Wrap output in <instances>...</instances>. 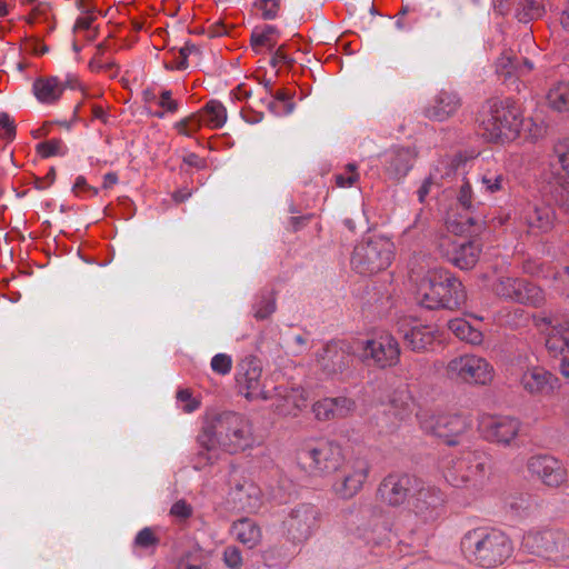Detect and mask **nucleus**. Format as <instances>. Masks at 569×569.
I'll use <instances>...</instances> for the list:
<instances>
[{"mask_svg":"<svg viewBox=\"0 0 569 569\" xmlns=\"http://www.w3.org/2000/svg\"><path fill=\"white\" fill-rule=\"evenodd\" d=\"M254 441L252 425L244 416L223 412L208 420L197 437L198 452L193 457V468L201 470L217 459V450L238 453L252 447Z\"/></svg>","mask_w":569,"mask_h":569,"instance_id":"1","label":"nucleus"},{"mask_svg":"<svg viewBox=\"0 0 569 569\" xmlns=\"http://www.w3.org/2000/svg\"><path fill=\"white\" fill-rule=\"evenodd\" d=\"M442 501L440 491L435 488L417 490L412 508L400 518L399 543L408 549V553H418L428 545L432 525L440 516Z\"/></svg>","mask_w":569,"mask_h":569,"instance_id":"2","label":"nucleus"},{"mask_svg":"<svg viewBox=\"0 0 569 569\" xmlns=\"http://www.w3.org/2000/svg\"><path fill=\"white\" fill-rule=\"evenodd\" d=\"M460 550L470 565L492 569L503 565L512 556L513 542L500 529L479 527L463 535Z\"/></svg>","mask_w":569,"mask_h":569,"instance_id":"3","label":"nucleus"},{"mask_svg":"<svg viewBox=\"0 0 569 569\" xmlns=\"http://www.w3.org/2000/svg\"><path fill=\"white\" fill-rule=\"evenodd\" d=\"M478 134L485 142H512L523 124L520 107L511 98H490L478 116Z\"/></svg>","mask_w":569,"mask_h":569,"instance_id":"4","label":"nucleus"},{"mask_svg":"<svg viewBox=\"0 0 569 569\" xmlns=\"http://www.w3.org/2000/svg\"><path fill=\"white\" fill-rule=\"evenodd\" d=\"M418 302L428 309H459L467 295L461 281L449 270L435 268L427 271L417 289Z\"/></svg>","mask_w":569,"mask_h":569,"instance_id":"5","label":"nucleus"},{"mask_svg":"<svg viewBox=\"0 0 569 569\" xmlns=\"http://www.w3.org/2000/svg\"><path fill=\"white\" fill-rule=\"evenodd\" d=\"M491 472V459L482 450H467L451 461L445 471L447 482L470 492L481 491Z\"/></svg>","mask_w":569,"mask_h":569,"instance_id":"6","label":"nucleus"},{"mask_svg":"<svg viewBox=\"0 0 569 569\" xmlns=\"http://www.w3.org/2000/svg\"><path fill=\"white\" fill-rule=\"evenodd\" d=\"M297 463L312 477H326L338 470L342 462L341 447L329 440L303 442L297 450Z\"/></svg>","mask_w":569,"mask_h":569,"instance_id":"7","label":"nucleus"},{"mask_svg":"<svg viewBox=\"0 0 569 569\" xmlns=\"http://www.w3.org/2000/svg\"><path fill=\"white\" fill-rule=\"evenodd\" d=\"M393 256V243L383 237L369 238L355 247L351 264L361 274H373L388 268Z\"/></svg>","mask_w":569,"mask_h":569,"instance_id":"8","label":"nucleus"},{"mask_svg":"<svg viewBox=\"0 0 569 569\" xmlns=\"http://www.w3.org/2000/svg\"><path fill=\"white\" fill-rule=\"evenodd\" d=\"M446 377L458 383L487 386L495 377V369L486 358L475 353L459 355L445 367Z\"/></svg>","mask_w":569,"mask_h":569,"instance_id":"9","label":"nucleus"},{"mask_svg":"<svg viewBox=\"0 0 569 569\" xmlns=\"http://www.w3.org/2000/svg\"><path fill=\"white\" fill-rule=\"evenodd\" d=\"M421 429L448 446H457L460 437L471 427V421L461 413H431L426 412L419 417Z\"/></svg>","mask_w":569,"mask_h":569,"instance_id":"10","label":"nucleus"},{"mask_svg":"<svg viewBox=\"0 0 569 569\" xmlns=\"http://www.w3.org/2000/svg\"><path fill=\"white\" fill-rule=\"evenodd\" d=\"M490 289L501 299L533 308L541 307L546 301L541 288L520 278L498 276L490 283Z\"/></svg>","mask_w":569,"mask_h":569,"instance_id":"11","label":"nucleus"},{"mask_svg":"<svg viewBox=\"0 0 569 569\" xmlns=\"http://www.w3.org/2000/svg\"><path fill=\"white\" fill-rule=\"evenodd\" d=\"M227 121V109L219 100L208 101L198 112L186 117L174 123L177 132L189 139H196L198 142L204 137H196L202 124L211 129L221 128Z\"/></svg>","mask_w":569,"mask_h":569,"instance_id":"12","label":"nucleus"},{"mask_svg":"<svg viewBox=\"0 0 569 569\" xmlns=\"http://www.w3.org/2000/svg\"><path fill=\"white\" fill-rule=\"evenodd\" d=\"M438 248L443 257L461 270L472 269L481 254V247L476 240H459L450 234H441Z\"/></svg>","mask_w":569,"mask_h":569,"instance_id":"13","label":"nucleus"},{"mask_svg":"<svg viewBox=\"0 0 569 569\" xmlns=\"http://www.w3.org/2000/svg\"><path fill=\"white\" fill-rule=\"evenodd\" d=\"M370 472V463L366 458L355 457L345 462L340 476L333 483V490L342 499H350L363 488Z\"/></svg>","mask_w":569,"mask_h":569,"instance_id":"14","label":"nucleus"},{"mask_svg":"<svg viewBox=\"0 0 569 569\" xmlns=\"http://www.w3.org/2000/svg\"><path fill=\"white\" fill-rule=\"evenodd\" d=\"M228 503L237 511L257 512L262 506L261 489L251 479L233 471L230 477Z\"/></svg>","mask_w":569,"mask_h":569,"instance_id":"15","label":"nucleus"},{"mask_svg":"<svg viewBox=\"0 0 569 569\" xmlns=\"http://www.w3.org/2000/svg\"><path fill=\"white\" fill-rule=\"evenodd\" d=\"M319 509L311 503L295 507L283 520V528L292 541H306L320 526Z\"/></svg>","mask_w":569,"mask_h":569,"instance_id":"16","label":"nucleus"},{"mask_svg":"<svg viewBox=\"0 0 569 569\" xmlns=\"http://www.w3.org/2000/svg\"><path fill=\"white\" fill-rule=\"evenodd\" d=\"M261 361L253 357H246L238 366L236 381L240 393L248 400H268L271 396L264 390L262 382Z\"/></svg>","mask_w":569,"mask_h":569,"instance_id":"17","label":"nucleus"},{"mask_svg":"<svg viewBox=\"0 0 569 569\" xmlns=\"http://www.w3.org/2000/svg\"><path fill=\"white\" fill-rule=\"evenodd\" d=\"M527 468L533 477L549 488H559L567 482L566 467L552 456H533L528 460Z\"/></svg>","mask_w":569,"mask_h":569,"instance_id":"18","label":"nucleus"},{"mask_svg":"<svg viewBox=\"0 0 569 569\" xmlns=\"http://www.w3.org/2000/svg\"><path fill=\"white\" fill-rule=\"evenodd\" d=\"M363 355L379 368L396 366L400 358L397 340L389 333H381L368 339L363 345Z\"/></svg>","mask_w":569,"mask_h":569,"instance_id":"19","label":"nucleus"},{"mask_svg":"<svg viewBox=\"0 0 569 569\" xmlns=\"http://www.w3.org/2000/svg\"><path fill=\"white\" fill-rule=\"evenodd\" d=\"M521 422L508 416H490L481 421L483 437L500 446H511L517 439Z\"/></svg>","mask_w":569,"mask_h":569,"instance_id":"20","label":"nucleus"},{"mask_svg":"<svg viewBox=\"0 0 569 569\" xmlns=\"http://www.w3.org/2000/svg\"><path fill=\"white\" fill-rule=\"evenodd\" d=\"M418 480L409 475H389L380 482L377 493L382 502L390 507L405 503L417 487Z\"/></svg>","mask_w":569,"mask_h":569,"instance_id":"21","label":"nucleus"},{"mask_svg":"<svg viewBox=\"0 0 569 569\" xmlns=\"http://www.w3.org/2000/svg\"><path fill=\"white\" fill-rule=\"evenodd\" d=\"M352 361L351 348L345 341L330 342L317 355L320 369L328 376L343 372Z\"/></svg>","mask_w":569,"mask_h":569,"instance_id":"22","label":"nucleus"},{"mask_svg":"<svg viewBox=\"0 0 569 569\" xmlns=\"http://www.w3.org/2000/svg\"><path fill=\"white\" fill-rule=\"evenodd\" d=\"M519 385L530 396H549L558 389L559 379L543 367L531 366L521 372Z\"/></svg>","mask_w":569,"mask_h":569,"instance_id":"23","label":"nucleus"},{"mask_svg":"<svg viewBox=\"0 0 569 569\" xmlns=\"http://www.w3.org/2000/svg\"><path fill=\"white\" fill-rule=\"evenodd\" d=\"M356 401L348 397L323 398L312 406L316 419L319 421H329L333 419H345L356 411Z\"/></svg>","mask_w":569,"mask_h":569,"instance_id":"24","label":"nucleus"},{"mask_svg":"<svg viewBox=\"0 0 569 569\" xmlns=\"http://www.w3.org/2000/svg\"><path fill=\"white\" fill-rule=\"evenodd\" d=\"M533 69V63L523 57H519L512 50H505L496 62V71L505 79L520 78Z\"/></svg>","mask_w":569,"mask_h":569,"instance_id":"25","label":"nucleus"},{"mask_svg":"<svg viewBox=\"0 0 569 569\" xmlns=\"http://www.w3.org/2000/svg\"><path fill=\"white\" fill-rule=\"evenodd\" d=\"M461 102L457 93L441 90L433 103L425 109V116L431 120L443 121L456 113Z\"/></svg>","mask_w":569,"mask_h":569,"instance_id":"26","label":"nucleus"},{"mask_svg":"<svg viewBox=\"0 0 569 569\" xmlns=\"http://www.w3.org/2000/svg\"><path fill=\"white\" fill-rule=\"evenodd\" d=\"M523 221L532 233L548 232L553 227L555 212L548 206L529 207L525 212Z\"/></svg>","mask_w":569,"mask_h":569,"instance_id":"27","label":"nucleus"},{"mask_svg":"<svg viewBox=\"0 0 569 569\" xmlns=\"http://www.w3.org/2000/svg\"><path fill=\"white\" fill-rule=\"evenodd\" d=\"M556 530H531L523 535L522 546L531 553L550 558Z\"/></svg>","mask_w":569,"mask_h":569,"instance_id":"28","label":"nucleus"},{"mask_svg":"<svg viewBox=\"0 0 569 569\" xmlns=\"http://www.w3.org/2000/svg\"><path fill=\"white\" fill-rule=\"evenodd\" d=\"M33 93L41 103L58 101L63 92V84L58 77L39 78L33 82Z\"/></svg>","mask_w":569,"mask_h":569,"instance_id":"29","label":"nucleus"},{"mask_svg":"<svg viewBox=\"0 0 569 569\" xmlns=\"http://www.w3.org/2000/svg\"><path fill=\"white\" fill-rule=\"evenodd\" d=\"M232 533L236 539L248 548H254L262 539V532L258 523L249 518H241L233 522Z\"/></svg>","mask_w":569,"mask_h":569,"instance_id":"30","label":"nucleus"},{"mask_svg":"<svg viewBox=\"0 0 569 569\" xmlns=\"http://www.w3.org/2000/svg\"><path fill=\"white\" fill-rule=\"evenodd\" d=\"M278 396L280 400L277 410L281 415L297 416L300 410L307 407V396L301 388L284 390L283 393L279 391Z\"/></svg>","mask_w":569,"mask_h":569,"instance_id":"31","label":"nucleus"},{"mask_svg":"<svg viewBox=\"0 0 569 569\" xmlns=\"http://www.w3.org/2000/svg\"><path fill=\"white\" fill-rule=\"evenodd\" d=\"M548 186L555 202L569 212V173H553Z\"/></svg>","mask_w":569,"mask_h":569,"instance_id":"32","label":"nucleus"},{"mask_svg":"<svg viewBox=\"0 0 569 569\" xmlns=\"http://www.w3.org/2000/svg\"><path fill=\"white\" fill-rule=\"evenodd\" d=\"M546 347L553 356L569 353V328L566 325L551 326L547 333Z\"/></svg>","mask_w":569,"mask_h":569,"instance_id":"33","label":"nucleus"},{"mask_svg":"<svg viewBox=\"0 0 569 569\" xmlns=\"http://www.w3.org/2000/svg\"><path fill=\"white\" fill-rule=\"evenodd\" d=\"M280 34L279 29L272 24H264L256 27L250 36V44L254 52H260L262 47H268L272 50L277 44V39Z\"/></svg>","mask_w":569,"mask_h":569,"instance_id":"34","label":"nucleus"},{"mask_svg":"<svg viewBox=\"0 0 569 569\" xmlns=\"http://www.w3.org/2000/svg\"><path fill=\"white\" fill-rule=\"evenodd\" d=\"M403 339L411 350L422 351L433 343L435 335L431 328L418 326L406 332Z\"/></svg>","mask_w":569,"mask_h":569,"instance_id":"35","label":"nucleus"},{"mask_svg":"<svg viewBox=\"0 0 569 569\" xmlns=\"http://www.w3.org/2000/svg\"><path fill=\"white\" fill-rule=\"evenodd\" d=\"M449 330L460 340L471 345H479L482 341V333L472 328L471 325L461 318L452 319L448 322Z\"/></svg>","mask_w":569,"mask_h":569,"instance_id":"36","label":"nucleus"},{"mask_svg":"<svg viewBox=\"0 0 569 569\" xmlns=\"http://www.w3.org/2000/svg\"><path fill=\"white\" fill-rule=\"evenodd\" d=\"M547 102L557 112L569 111V82L561 81L550 88Z\"/></svg>","mask_w":569,"mask_h":569,"instance_id":"37","label":"nucleus"},{"mask_svg":"<svg viewBox=\"0 0 569 569\" xmlns=\"http://www.w3.org/2000/svg\"><path fill=\"white\" fill-rule=\"evenodd\" d=\"M543 13V0H520L516 10V17L520 22L538 19Z\"/></svg>","mask_w":569,"mask_h":569,"instance_id":"38","label":"nucleus"},{"mask_svg":"<svg viewBox=\"0 0 569 569\" xmlns=\"http://www.w3.org/2000/svg\"><path fill=\"white\" fill-rule=\"evenodd\" d=\"M276 311V296L273 291H262L253 305V317L264 320Z\"/></svg>","mask_w":569,"mask_h":569,"instance_id":"39","label":"nucleus"},{"mask_svg":"<svg viewBox=\"0 0 569 569\" xmlns=\"http://www.w3.org/2000/svg\"><path fill=\"white\" fill-rule=\"evenodd\" d=\"M69 128L70 127L67 123L47 122L41 127L33 129L31 131V136L34 140L47 139L44 142H61L59 131H68Z\"/></svg>","mask_w":569,"mask_h":569,"instance_id":"40","label":"nucleus"},{"mask_svg":"<svg viewBox=\"0 0 569 569\" xmlns=\"http://www.w3.org/2000/svg\"><path fill=\"white\" fill-rule=\"evenodd\" d=\"M550 558L555 561L569 559V535L556 530Z\"/></svg>","mask_w":569,"mask_h":569,"instance_id":"41","label":"nucleus"},{"mask_svg":"<svg viewBox=\"0 0 569 569\" xmlns=\"http://www.w3.org/2000/svg\"><path fill=\"white\" fill-rule=\"evenodd\" d=\"M253 7L261 12L263 20H274L281 10V0H254Z\"/></svg>","mask_w":569,"mask_h":569,"instance_id":"42","label":"nucleus"},{"mask_svg":"<svg viewBox=\"0 0 569 569\" xmlns=\"http://www.w3.org/2000/svg\"><path fill=\"white\" fill-rule=\"evenodd\" d=\"M158 104L162 109V111H157L153 113L157 118H163L166 113H176L179 110V102L172 98V92L170 90H162L159 94Z\"/></svg>","mask_w":569,"mask_h":569,"instance_id":"43","label":"nucleus"},{"mask_svg":"<svg viewBox=\"0 0 569 569\" xmlns=\"http://www.w3.org/2000/svg\"><path fill=\"white\" fill-rule=\"evenodd\" d=\"M413 158L415 153L411 148L407 147L398 150L392 162L395 171L397 173L406 174L412 164Z\"/></svg>","mask_w":569,"mask_h":569,"instance_id":"44","label":"nucleus"},{"mask_svg":"<svg viewBox=\"0 0 569 569\" xmlns=\"http://www.w3.org/2000/svg\"><path fill=\"white\" fill-rule=\"evenodd\" d=\"M133 543L137 548L154 549L159 545V537L153 529L146 527L137 533Z\"/></svg>","mask_w":569,"mask_h":569,"instance_id":"45","label":"nucleus"},{"mask_svg":"<svg viewBox=\"0 0 569 569\" xmlns=\"http://www.w3.org/2000/svg\"><path fill=\"white\" fill-rule=\"evenodd\" d=\"M473 224L472 218H460V219H448L446 228L452 236H462L470 232V228Z\"/></svg>","mask_w":569,"mask_h":569,"instance_id":"46","label":"nucleus"},{"mask_svg":"<svg viewBox=\"0 0 569 569\" xmlns=\"http://www.w3.org/2000/svg\"><path fill=\"white\" fill-rule=\"evenodd\" d=\"M222 559L229 569H240L243 563L241 551L236 546H228L223 550Z\"/></svg>","mask_w":569,"mask_h":569,"instance_id":"47","label":"nucleus"},{"mask_svg":"<svg viewBox=\"0 0 569 569\" xmlns=\"http://www.w3.org/2000/svg\"><path fill=\"white\" fill-rule=\"evenodd\" d=\"M210 367L213 372L226 376L231 371L232 359L227 353H218L212 357Z\"/></svg>","mask_w":569,"mask_h":569,"instance_id":"48","label":"nucleus"},{"mask_svg":"<svg viewBox=\"0 0 569 569\" xmlns=\"http://www.w3.org/2000/svg\"><path fill=\"white\" fill-rule=\"evenodd\" d=\"M346 169L348 171L347 174L336 176V184L340 188H349L359 179V174L356 172V166L353 163H348Z\"/></svg>","mask_w":569,"mask_h":569,"instance_id":"49","label":"nucleus"},{"mask_svg":"<svg viewBox=\"0 0 569 569\" xmlns=\"http://www.w3.org/2000/svg\"><path fill=\"white\" fill-rule=\"evenodd\" d=\"M556 158H557V164L560 166L562 169V172L560 171H552L551 176L553 173H569V144H558L555 149Z\"/></svg>","mask_w":569,"mask_h":569,"instance_id":"50","label":"nucleus"},{"mask_svg":"<svg viewBox=\"0 0 569 569\" xmlns=\"http://www.w3.org/2000/svg\"><path fill=\"white\" fill-rule=\"evenodd\" d=\"M0 127L2 130L0 139L13 140L16 138V124L9 114L0 113Z\"/></svg>","mask_w":569,"mask_h":569,"instance_id":"51","label":"nucleus"},{"mask_svg":"<svg viewBox=\"0 0 569 569\" xmlns=\"http://www.w3.org/2000/svg\"><path fill=\"white\" fill-rule=\"evenodd\" d=\"M273 99L278 102L282 103V107H284V112L287 114H291L295 111L296 104L292 101L291 94L284 90H278L277 92L271 94Z\"/></svg>","mask_w":569,"mask_h":569,"instance_id":"52","label":"nucleus"},{"mask_svg":"<svg viewBox=\"0 0 569 569\" xmlns=\"http://www.w3.org/2000/svg\"><path fill=\"white\" fill-rule=\"evenodd\" d=\"M177 399L181 402H184V407H183V410L186 412H192L194 411L200 402L198 400H196L194 398H192V395L191 392L188 390V389H181L177 392Z\"/></svg>","mask_w":569,"mask_h":569,"instance_id":"53","label":"nucleus"},{"mask_svg":"<svg viewBox=\"0 0 569 569\" xmlns=\"http://www.w3.org/2000/svg\"><path fill=\"white\" fill-rule=\"evenodd\" d=\"M293 60L286 53L284 46H280L272 54L270 64L276 68L279 64H291Z\"/></svg>","mask_w":569,"mask_h":569,"instance_id":"54","label":"nucleus"},{"mask_svg":"<svg viewBox=\"0 0 569 569\" xmlns=\"http://www.w3.org/2000/svg\"><path fill=\"white\" fill-rule=\"evenodd\" d=\"M170 513L174 517L186 519L191 516V507L183 500H179L171 507Z\"/></svg>","mask_w":569,"mask_h":569,"instance_id":"55","label":"nucleus"},{"mask_svg":"<svg viewBox=\"0 0 569 569\" xmlns=\"http://www.w3.org/2000/svg\"><path fill=\"white\" fill-rule=\"evenodd\" d=\"M240 114L243 121L249 124H257L261 122L264 118V114L262 112L256 111L252 108L242 109Z\"/></svg>","mask_w":569,"mask_h":569,"instance_id":"56","label":"nucleus"},{"mask_svg":"<svg viewBox=\"0 0 569 569\" xmlns=\"http://www.w3.org/2000/svg\"><path fill=\"white\" fill-rule=\"evenodd\" d=\"M37 152L42 158L64 154V152L60 150V144H37Z\"/></svg>","mask_w":569,"mask_h":569,"instance_id":"57","label":"nucleus"},{"mask_svg":"<svg viewBox=\"0 0 569 569\" xmlns=\"http://www.w3.org/2000/svg\"><path fill=\"white\" fill-rule=\"evenodd\" d=\"M459 202L463 208H470L471 206V186L468 181L463 182L459 192Z\"/></svg>","mask_w":569,"mask_h":569,"instance_id":"58","label":"nucleus"},{"mask_svg":"<svg viewBox=\"0 0 569 569\" xmlns=\"http://www.w3.org/2000/svg\"><path fill=\"white\" fill-rule=\"evenodd\" d=\"M261 102L264 103L268 108V110L277 116V117H283V116H288L286 112H284V107H282V103L281 102H278L276 101L274 99L272 100H269V101H266L264 99H261Z\"/></svg>","mask_w":569,"mask_h":569,"instance_id":"59","label":"nucleus"},{"mask_svg":"<svg viewBox=\"0 0 569 569\" xmlns=\"http://www.w3.org/2000/svg\"><path fill=\"white\" fill-rule=\"evenodd\" d=\"M509 506L511 509L519 511V510H526L530 506V499L527 496H519L511 499L509 502Z\"/></svg>","mask_w":569,"mask_h":569,"instance_id":"60","label":"nucleus"},{"mask_svg":"<svg viewBox=\"0 0 569 569\" xmlns=\"http://www.w3.org/2000/svg\"><path fill=\"white\" fill-rule=\"evenodd\" d=\"M501 181H502L501 176H495L491 178H489V177L482 178L483 184H486L487 190H489L490 192H496V191L500 190Z\"/></svg>","mask_w":569,"mask_h":569,"instance_id":"61","label":"nucleus"},{"mask_svg":"<svg viewBox=\"0 0 569 569\" xmlns=\"http://www.w3.org/2000/svg\"><path fill=\"white\" fill-rule=\"evenodd\" d=\"M93 20H94L93 16H90V14L86 13V16L79 17L76 20L73 29L76 31H78V30H88V29H90Z\"/></svg>","mask_w":569,"mask_h":569,"instance_id":"62","label":"nucleus"},{"mask_svg":"<svg viewBox=\"0 0 569 569\" xmlns=\"http://www.w3.org/2000/svg\"><path fill=\"white\" fill-rule=\"evenodd\" d=\"M179 53L188 59L192 54L199 56L200 49L194 43L186 42L184 46L180 48Z\"/></svg>","mask_w":569,"mask_h":569,"instance_id":"63","label":"nucleus"},{"mask_svg":"<svg viewBox=\"0 0 569 569\" xmlns=\"http://www.w3.org/2000/svg\"><path fill=\"white\" fill-rule=\"evenodd\" d=\"M80 190H91L93 192V194H98V189L89 186L87 183V181H86V178L82 177V176H79L76 179V182H74V186H73V191L74 192H78Z\"/></svg>","mask_w":569,"mask_h":569,"instance_id":"64","label":"nucleus"}]
</instances>
